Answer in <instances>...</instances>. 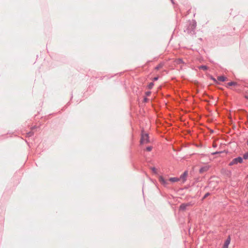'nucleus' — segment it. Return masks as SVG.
<instances>
[{"instance_id":"1","label":"nucleus","mask_w":248,"mask_h":248,"mask_svg":"<svg viewBox=\"0 0 248 248\" xmlns=\"http://www.w3.org/2000/svg\"><path fill=\"white\" fill-rule=\"evenodd\" d=\"M158 180L159 182L164 186H167L169 184V181L171 183H175L180 181V179L178 177H171L169 180H166L162 176L159 177Z\"/></svg>"},{"instance_id":"2","label":"nucleus","mask_w":248,"mask_h":248,"mask_svg":"<svg viewBox=\"0 0 248 248\" xmlns=\"http://www.w3.org/2000/svg\"><path fill=\"white\" fill-rule=\"evenodd\" d=\"M140 142L141 144H147L150 142L148 134L144 133L143 131H142L141 133Z\"/></svg>"},{"instance_id":"3","label":"nucleus","mask_w":248,"mask_h":248,"mask_svg":"<svg viewBox=\"0 0 248 248\" xmlns=\"http://www.w3.org/2000/svg\"><path fill=\"white\" fill-rule=\"evenodd\" d=\"M243 162V158L241 157H238L233 159L229 163V166H232L233 165L237 164L238 163H241Z\"/></svg>"},{"instance_id":"4","label":"nucleus","mask_w":248,"mask_h":248,"mask_svg":"<svg viewBox=\"0 0 248 248\" xmlns=\"http://www.w3.org/2000/svg\"><path fill=\"white\" fill-rule=\"evenodd\" d=\"M187 176V171H185L179 178L180 181H182V183H184L186 180Z\"/></svg>"},{"instance_id":"5","label":"nucleus","mask_w":248,"mask_h":248,"mask_svg":"<svg viewBox=\"0 0 248 248\" xmlns=\"http://www.w3.org/2000/svg\"><path fill=\"white\" fill-rule=\"evenodd\" d=\"M231 238L229 236L225 241L223 248H228V246L230 243Z\"/></svg>"},{"instance_id":"6","label":"nucleus","mask_w":248,"mask_h":248,"mask_svg":"<svg viewBox=\"0 0 248 248\" xmlns=\"http://www.w3.org/2000/svg\"><path fill=\"white\" fill-rule=\"evenodd\" d=\"M217 79L218 81L223 82L226 80L227 78L224 76H219L217 78Z\"/></svg>"},{"instance_id":"7","label":"nucleus","mask_w":248,"mask_h":248,"mask_svg":"<svg viewBox=\"0 0 248 248\" xmlns=\"http://www.w3.org/2000/svg\"><path fill=\"white\" fill-rule=\"evenodd\" d=\"M208 169H209V167H208L205 166V167H202V168H201L200 169V172L201 173H202V172H203L207 171L208 170Z\"/></svg>"},{"instance_id":"8","label":"nucleus","mask_w":248,"mask_h":248,"mask_svg":"<svg viewBox=\"0 0 248 248\" xmlns=\"http://www.w3.org/2000/svg\"><path fill=\"white\" fill-rule=\"evenodd\" d=\"M188 206V204L186 203H183L181 205L180 207V210H184L186 206Z\"/></svg>"},{"instance_id":"9","label":"nucleus","mask_w":248,"mask_h":248,"mask_svg":"<svg viewBox=\"0 0 248 248\" xmlns=\"http://www.w3.org/2000/svg\"><path fill=\"white\" fill-rule=\"evenodd\" d=\"M154 86V83L153 82H150L148 85V88L149 89H152Z\"/></svg>"},{"instance_id":"10","label":"nucleus","mask_w":248,"mask_h":248,"mask_svg":"<svg viewBox=\"0 0 248 248\" xmlns=\"http://www.w3.org/2000/svg\"><path fill=\"white\" fill-rule=\"evenodd\" d=\"M228 86H234L237 84L236 82H230L228 83Z\"/></svg>"},{"instance_id":"11","label":"nucleus","mask_w":248,"mask_h":248,"mask_svg":"<svg viewBox=\"0 0 248 248\" xmlns=\"http://www.w3.org/2000/svg\"><path fill=\"white\" fill-rule=\"evenodd\" d=\"M163 65V64L162 63H160L155 67V69L156 70H159V69L162 67Z\"/></svg>"},{"instance_id":"12","label":"nucleus","mask_w":248,"mask_h":248,"mask_svg":"<svg viewBox=\"0 0 248 248\" xmlns=\"http://www.w3.org/2000/svg\"><path fill=\"white\" fill-rule=\"evenodd\" d=\"M243 158L244 159H248V152L246 153L244 155H243Z\"/></svg>"},{"instance_id":"13","label":"nucleus","mask_w":248,"mask_h":248,"mask_svg":"<svg viewBox=\"0 0 248 248\" xmlns=\"http://www.w3.org/2000/svg\"><path fill=\"white\" fill-rule=\"evenodd\" d=\"M152 150V146H148L146 148V151L148 152H150Z\"/></svg>"},{"instance_id":"14","label":"nucleus","mask_w":248,"mask_h":248,"mask_svg":"<svg viewBox=\"0 0 248 248\" xmlns=\"http://www.w3.org/2000/svg\"><path fill=\"white\" fill-rule=\"evenodd\" d=\"M183 62V60L181 59H178L176 60V63H181Z\"/></svg>"},{"instance_id":"15","label":"nucleus","mask_w":248,"mask_h":248,"mask_svg":"<svg viewBox=\"0 0 248 248\" xmlns=\"http://www.w3.org/2000/svg\"><path fill=\"white\" fill-rule=\"evenodd\" d=\"M152 170L154 173H157L156 169L155 168H152Z\"/></svg>"},{"instance_id":"16","label":"nucleus","mask_w":248,"mask_h":248,"mask_svg":"<svg viewBox=\"0 0 248 248\" xmlns=\"http://www.w3.org/2000/svg\"><path fill=\"white\" fill-rule=\"evenodd\" d=\"M208 195H209V193H206L203 197L202 200H204L206 197H207Z\"/></svg>"},{"instance_id":"17","label":"nucleus","mask_w":248,"mask_h":248,"mask_svg":"<svg viewBox=\"0 0 248 248\" xmlns=\"http://www.w3.org/2000/svg\"><path fill=\"white\" fill-rule=\"evenodd\" d=\"M150 94H151V92H147L146 93V95L147 96H149L150 95Z\"/></svg>"},{"instance_id":"18","label":"nucleus","mask_w":248,"mask_h":248,"mask_svg":"<svg viewBox=\"0 0 248 248\" xmlns=\"http://www.w3.org/2000/svg\"><path fill=\"white\" fill-rule=\"evenodd\" d=\"M158 79V77H155L154 78H153V80L154 81H156V80H157Z\"/></svg>"},{"instance_id":"19","label":"nucleus","mask_w":248,"mask_h":248,"mask_svg":"<svg viewBox=\"0 0 248 248\" xmlns=\"http://www.w3.org/2000/svg\"><path fill=\"white\" fill-rule=\"evenodd\" d=\"M202 68L203 70H206L207 69L206 68V66H202Z\"/></svg>"},{"instance_id":"20","label":"nucleus","mask_w":248,"mask_h":248,"mask_svg":"<svg viewBox=\"0 0 248 248\" xmlns=\"http://www.w3.org/2000/svg\"><path fill=\"white\" fill-rule=\"evenodd\" d=\"M27 134H28V136H31L32 135V133L29 132Z\"/></svg>"},{"instance_id":"21","label":"nucleus","mask_w":248,"mask_h":248,"mask_svg":"<svg viewBox=\"0 0 248 248\" xmlns=\"http://www.w3.org/2000/svg\"><path fill=\"white\" fill-rule=\"evenodd\" d=\"M247 145H248V140H247Z\"/></svg>"},{"instance_id":"22","label":"nucleus","mask_w":248,"mask_h":248,"mask_svg":"<svg viewBox=\"0 0 248 248\" xmlns=\"http://www.w3.org/2000/svg\"><path fill=\"white\" fill-rule=\"evenodd\" d=\"M144 100H145V101H146V100H147V99H146V98H145V99H144Z\"/></svg>"}]
</instances>
